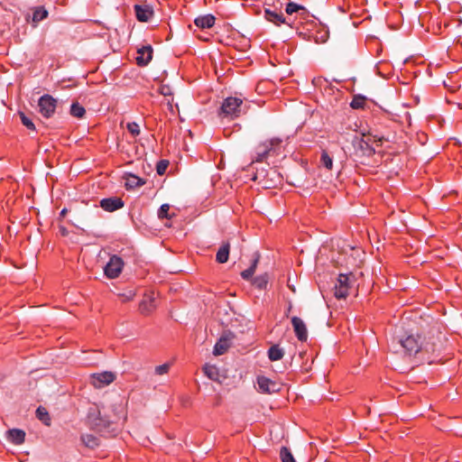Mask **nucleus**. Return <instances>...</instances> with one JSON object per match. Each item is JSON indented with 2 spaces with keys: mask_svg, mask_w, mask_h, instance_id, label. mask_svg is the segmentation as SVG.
Returning a JSON list of instances; mask_svg holds the SVG:
<instances>
[{
  "mask_svg": "<svg viewBox=\"0 0 462 462\" xmlns=\"http://www.w3.org/2000/svg\"><path fill=\"white\" fill-rule=\"evenodd\" d=\"M155 309V305L153 303V298L152 296H147L144 298L140 305L139 310L142 314L147 315L151 313Z\"/></svg>",
  "mask_w": 462,
  "mask_h": 462,
  "instance_id": "4be33fe9",
  "label": "nucleus"
},
{
  "mask_svg": "<svg viewBox=\"0 0 462 462\" xmlns=\"http://www.w3.org/2000/svg\"><path fill=\"white\" fill-rule=\"evenodd\" d=\"M257 383L260 391L264 393H278L282 387L279 382L273 381L265 376H258Z\"/></svg>",
  "mask_w": 462,
  "mask_h": 462,
  "instance_id": "6e6552de",
  "label": "nucleus"
},
{
  "mask_svg": "<svg viewBox=\"0 0 462 462\" xmlns=\"http://www.w3.org/2000/svg\"><path fill=\"white\" fill-rule=\"evenodd\" d=\"M124 261L117 255H112L104 268L105 275L109 279L117 278L122 273Z\"/></svg>",
  "mask_w": 462,
  "mask_h": 462,
  "instance_id": "423d86ee",
  "label": "nucleus"
},
{
  "mask_svg": "<svg viewBox=\"0 0 462 462\" xmlns=\"http://www.w3.org/2000/svg\"><path fill=\"white\" fill-rule=\"evenodd\" d=\"M356 275L354 273H340L334 286V295L337 299H346L350 290L356 285Z\"/></svg>",
  "mask_w": 462,
  "mask_h": 462,
  "instance_id": "f257e3e1",
  "label": "nucleus"
},
{
  "mask_svg": "<svg viewBox=\"0 0 462 462\" xmlns=\"http://www.w3.org/2000/svg\"><path fill=\"white\" fill-rule=\"evenodd\" d=\"M161 94L163 96L171 95L170 88L168 86H162L161 87Z\"/></svg>",
  "mask_w": 462,
  "mask_h": 462,
  "instance_id": "ea45409f",
  "label": "nucleus"
},
{
  "mask_svg": "<svg viewBox=\"0 0 462 462\" xmlns=\"http://www.w3.org/2000/svg\"><path fill=\"white\" fill-rule=\"evenodd\" d=\"M57 105L58 100L49 94L42 96L38 100L39 112L45 118L54 115Z\"/></svg>",
  "mask_w": 462,
  "mask_h": 462,
  "instance_id": "39448f33",
  "label": "nucleus"
},
{
  "mask_svg": "<svg viewBox=\"0 0 462 462\" xmlns=\"http://www.w3.org/2000/svg\"><path fill=\"white\" fill-rule=\"evenodd\" d=\"M282 143V140L280 139V138H272V139H269V140H266L265 141V144L267 145V147L270 149V151L272 152V154H277L278 153V150L280 149V146Z\"/></svg>",
  "mask_w": 462,
  "mask_h": 462,
  "instance_id": "bb28decb",
  "label": "nucleus"
},
{
  "mask_svg": "<svg viewBox=\"0 0 462 462\" xmlns=\"http://www.w3.org/2000/svg\"><path fill=\"white\" fill-rule=\"evenodd\" d=\"M270 154H272V152L265 144V142H263L260 143L256 148V156L254 162H262Z\"/></svg>",
  "mask_w": 462,
  "mask_h": 462,
  "instance_id": "5701e85b",
  "label": "nucleus"
},
{
  "mask_svg": "<svg viewBox=\"0 0 462 462\" xmlns=\"http://www.w3.org/2000/svg\"><path fill=\"white\" fill-rule=\"evenodd\" d=\"M269 276L267 273L261 274L253 280V284L259 290H264L267 287Z\"/></svg>",
  "mask_w": 462,
  "mask_h": 462,
  "instance_id": "a878e982",
  "label": "nucleus"
},
{
  "mask_svg": "<svg viewBox=\"0 0 462 462\" xmlns=\"http://www.w3.org/2000/svg\"><path fill=\"white\" fill-rule=\"evenodd\" d=\"M83 444L90 448H94L99 445V439L92 434H84L81 436Z\"/></svg>",
  "mask_w": 462,
  "mask_h": 462,
  "instance_id": "393cba45",
  "label": "nucleus"
},
{
  "mask_svg": "<svg viewBox=\"0 0 462 462\" xmlns=\"http://www.w3.org/2000/svg\"><path fill=\"white\" fill-rule=\"evenodd\" d=\"M230 253V244L228 242L223 243L218 248L216 254V261L219 263H225L228 261Z\"/></svg>",
  "mask_w": 462,
  "mask_h": 462,
  "instance_id": "6ab92c4d",
  "label": "nucleus"
},
{
  "mask_svg": "<svg viewBox=\"0 0 462 462\" xmlns=\"http://www.w3.org/2000/svg\"><path fill=\"white\" fill-rule=\"evenodd\" d=\"M100 207L107 212H114L124 207V201L117 197L106 198L100 201Z\"/></svg>",
  "mask_w": 462,
  "mask_h": 462,
  "instance_id": "f8f14e48",
  "label": "nucleus"
},
{
  "mask_svg": "<svg viewBox=\"0 0 462 462\" xmlns=\"http://www.w3.org/2000/svg\"><path fill=\"white\" fill-rule=\"evenodd\" d=\"M47 16L48 11L44 7L39 6L33 12L32 21L38 23L45 19Z\"/></svg>",
  "mask_w": 462,
  "mask_h": 462,
  "instance_id": "7c9ffc66",
  "label": "nucleus"
},
{
  "mask_svg": "<svg viewBox=\"0 0 462 462\" xmlns=\"http://www.w3.org/2000/svg\"><path fill=\"white\" fill-rule=\"evenodd\" d=\"M291 305L289 306L288 312L291 311Z\"/></svg>",
  "mask_w": 462,
  "mask_h": 462,
  "instance_id": "37998d69",
  "label": "nucleus"
},
{
  "mask_svg": "<svg viewBox=\"0 0 462 462\" xmlns=\"http://www.w3.org/2000/svg\"><path fill=\"white\" fill-rule=\"evenodd\" d=\"M291 324L298 340L301 342L306 341L308 338V331L303 320L295 316L291 318Z\"/></svg>",
  "mask_w": 462,
  "mask_h": 462,
  "instance_id": "9b49d317",
  "label": "nucleus"
},
{
  "mask_svg": "<svg viewBox=\"0 0 462 462\" xmlns=\"http://www.w3.org/2000/svg\"><path fill=\"white\" fill-rule=\"evenodd\" d=\"M89 379L95 388L100 389L112 383L116 380V374L113 372L105 371L90 374Z\"/></svg>",
  "mask_w": 462,
  "mask_h": 462,
  "instance_id": "0eeeda50",
  "label": "nucleus"
},
{
  "mask_svg": "<svg viewBox=\"0 0 462 462\" xmlns=\"http://www.w3.org/2000/svg\"><path fill=\"white\" fill-rule=\"evenodd\" d=\"M399 342L409 355L416 354L421 349L419 336L410 335L403 339H400Z\"/></svg>",
  "mask_w": 462,
  "mask_h": 462,
  "instance_id": "1a4fd4ad",
  "label": "nucleus"
},
{
  "mask_svg": "<svg viewBox=\"0 0 462 462\" xmlns=\"http://www.w3.org/2000/svg\"><path fill=\"white\" fill-rule=\"evenodd\" d=\"M234 335L232 333L222 335L214 346L213 354L215 356L223 355L230 347Z\"/></svg>",
  "mask_w": 462,
  "mask_h": 462,
  "instance_id": "9d476101",
  "label": "nucleus"
},
{
  "mask_svg": "<svg viewBox=\"0 0 462 462\" xmlns=\"http://www.w3.org/2000/svg\"><path fill=\"white\" fill-rule=\"evenodd\" d=\"M135 15L140 22H148L153 14V10L149 5H134Z\"/></svg>",
  "mask_w": 462,
  "mask_h": 462,
  "instance_id": "2eb2a0df",
  "label": "nucleus"
},
{
  "mask_svg": "<svg viewBox=\"0 0 462 462\" xmlns=\"http://www.w3.org/2000/svg\"><path fill=\"white\" fill-rule=\"evenodd\" d=\"M136 62L139 66H146L152 58V48L148 46H143L137 51Z\"/></svg>",
  "mask_w": 462,
  "mask_h": 462,
  "instance_id": "ddd939ff",
  "label": "nucleus"
},
{
  "mask_svg": "<svg viewBox=\"0 0 462 462\" xmlns=\"http://www.w3.org/2000/svg\"><path fill=\"white\" fill-rule=\"evenodd\" d=\"M243 100L238 97H229L224 99L219 116L221 117L236 118L240 116Z\"/></svg>",
  "mask_w": 462,
  "mask_h": 462,
  "instance_id": "7ed1b4c3",
  "label": "nucleus"
},
{
  "mask_svg": "<svg viewBox=\"0 0 462 462\" xmlns=\"http://www.w3.org/2000/svg\"><path fill=\"white\" fill-rule=\"evenodd\" d=\"M89 425L97 431L106 434L109 433L112 426L111 420L106 416L102 415L100 410L89 411L88 416Z\"/></svg>",
  "mask_w": 462,
  "mask_h": 462,
  "instance_id": "20e7f679",
  "label": "nucleus"
},
{
  "mask_svg": "<svg viewBox=\"0 0 462 462\" xmlns=\"http://www.w3.org/2000/svg\"><path fill=\"white\" fill-rule=\"evenodd\" d=\"M285 12L289 15H291V14L297 13L300 16H303V17L306 16L308 14L307 9L303 5L293 3V2H290L287 4Z\"/></svg>",
  "mask_w": 462,
  "mask_h": 462,
  "instance_id": "aec40b11",
  "label": "nucleus"
},
{
  "mask_svg": "<svg viewBox=\"0 0 462 462\" xmlns=\"http://www.w3.org/2000/svg\"><path fill=\"white\" fill-rule=\"evenodd\" d=\"M260 254L256 252L254 254V259L252 260V263L249 268L244 270L241 273V276L244 280H250L254 273H255L258 262H259Z\"/></svg>",
  "mask_w": 462,
  "mask_h": 462,
  "instance_id": "412c9836",
  "label": "nucleus"
},
{
  "mask_svg": "<svg viewBox=\"0 0 462 462\" xmlns=\"http://www.w3.org/2000/svg\"><path fill=\"white\" fill-rule=\"evenodd\" d=\"M36 416L45 425L49 426L51 424V417L48 411L44 407L40 406L37 408Z\"/></svg>",
  "mask_w": 462,
  "mask_h": 462,
  "instance_id": "cd10ccee",
  "label": "nucleus"
},
{
  "mask_svg": "<svg viewBox=\"0 0 462 462\" xmlns=\"http://www.w3.org/2000/svg\"><path fill=\"white\" fill-rule=\"evenodd\" d=\"M284 356V351L278 345L272 346L268 350V357L271 361L281 360Z\"/></svg>",
  "mask_w": 462,
  "mask_h": 462,
  "instance_id": "b1692460",
  "label": "nucleus"
},
{
  "mask_svg": "<svg viewBox=\"0 0 462 462\" xmlns=\"http://www.w3.org/2000/svg\"><path fill=\"white\" fill-rule=\"evenodd\" d=\"M125 186L126 189H135L143 186L145 183L142 178L132 173L125 174Z\"/></svg>",
  "mask_w": 462,
  "mask_h": 462,
  "instance_id": "a211bd4d",
  "label": "nucleus"
},
{
  "mask_svg": "<svg viewBox=\"0 0 462 462\" xmlns=\"http://www.w3.org/2000/svg\"><path fill=\"white\" fill-rule=\"evenodd\" d=\"M19 116L21 119L22 124L27 127L29 130L34 131L35 125L32 122V120L28 117L23 112H19Z\"/></svg>",
  "mask_w": 462,
  "mask_h": 462,
  "instance_id": "72a5a7b5",
  "label": "nucleus"
},
{
  "mask_svg": "<svg viewBox=\"0 0 462 462\" xmlns=\"http://www.w3.org/2000/svg\"><path fill=\"white\" fill-rule=\"evenodd\" d=\"M280 458L282 462H296L293 455L286 447H282L280 450Z\"/></svg>",
  "mask_w": 462,
  "mask_h": 462,
  "instance_id": "2f4dec72",
  "label": "nucleus"
},
{
  "mask_svg": "<svg viewBox=\"0 0 462 462\" xmlns=\"http://www.w3.org/2000/svg\"><path fill=\"white\" fill-rule=\"evenodd\" d=\"M171 364L165 363L155 367V374L158 375L165 374L169 372Z\"/></svg>",
  "mask_w": 462,
  "mask_h": 462,
  "instance_id": "58836bf2",
  "label": "nucleus"
},
{
  "mask_svg": "<svg viewBox=\"0 0 462 462\" xmlns=\"http://www.w3.org/2000/svg\"><path fill=\"white\" fill-rule=\"evenodd\" d=\"M134 294L132 292H130L129 295H125V294L120 295V297L123 298V300H122L123 301L132 300L134 299Z\"/></svg>",
  "mask_w": 462,
  "mask_h": 462,
  "instance_id": "a19ab883",
  "label": "nucleus"
},
{
  "mask_svg": "<svg viewBox=\"0 0 462 462\" xmlns=\"http://www.w3.org/2000/svg\"><path fill=\"white\" fill-rule=\"evenodd\" d=\"M365 105V98L362 96H355L350 103V106L354 109L363 108Z\"/></svg>",
  "mask_w": 462,
  "mask_h": 462,
  "instance_id": "473e14b6",
  "label": "nucleus"
},
{
  "mask_svg": "<svg viewBox=\"0 0 462 462\" xmlns=\"http://www.w3.org/2000/svg\"><path fill=\"white\" fill-rule=\"evenodd\" d=\"M67 214V208H63L60 213V217H64Z\"/></svg>",
  "mask_w": 462,
  "mask_h": 462,
  "instance_id": "79ce46f5",
  "label": "nucleus"
},
{
  "mask_svg": "<svg viewBox=\"0 0 462 462\" xmlns=\"http://www.w3.org/2000/svg\"><path fill=\"white\" fill-rule=\"evenodd\" d=\"M169 166V162L166 160H161L157 162L156 171L159 175H163Z\"/></svg>",
  "mask_w": 462,
  "mask_h": 462,
  "instance_id": "e433bc0d",
  "label": "nucleus"
},
{
  "mask_svg": "<svg viewBox=\"0 0 462 462\" xmlns=\"http://www.w3.org/2000/svg\"><path fill=\"white\" fill-rule=\"evenodd\" d=\"M170 206L168 204H162L158 210L159 218H170L169 217Z\"/></svg>",
  "mask_w": 462,
  "mask_h": 462,
  "instance_id": "4c0bfd02",
  "label": "nucleus"
},
{
  "mask_svg": "<svg viewBox=\"0 0 462 462\" xmlns=\"http://www.w3.org/2000/svg\"><path fill=\"white\" fill-rule=\"evenodd\" d=\"M383 137H378L376 135L365 134L361 136H355L353 139V145L356 149L360 150L363 155L370 156L374 153L375 149L373 147L374 143H382Z\"/></svg>",
  "mask_w": 462,
  "mask_h": 462,
  "instance_id": "f03ea898",
  "label": "nucleus"
},
{
  "mask_svg": "<svg viewBox=\"0 0 462 462\" xmlns=\"http://www.w3.org/2000/svg\"><path fill=\"white\" fill-rule=\"evenodd\" d=\"M126 128L134 137L137 136L140 134L139 125L135 122L127 123Z\"/></svg>",
  "mask_w": 462,
  "mask_h": 462,
  "instance_id": "c9c22d12",
  "label": "nucleus"
},
{
  "mask_svg": "<svg viewBox=\"0 0 462 462\" xmlns=\"http://www.w3.org/2000/svg\"><path fill=\"white\" fill-rule=\"evenodd\" d=\"M216 18L212 14H206L197 17L194 20L196 26L201 29H209L214 26Z\"/></svg>",
  "mask_w": 462,
  "mask_h": 462,
  "instance_id": "f3484780",
  "label": "nucleus"
},
{
  "mask_svg": "<svg viewBox=\"0 0 462 462\" xmlns=\"http://www.w3.org/2000/svg\"><path fill=\"white\" fill-rule=\"evenodd\" d=\"M264 17L267 21L274 23L277 26H280L281 24H288L291 26L282 13H277L271 9H265Z\"/></svg>",
  "mask_w": 462,
  "mask_h": 462,
  "instance_id": "4468645a",
  "label": "nucleus"
},
{
  "mask_svg": "<svg viewBox=\"0 0 462 462\" xmlns=\"http://www.w3.org/2000/svg\"><path fill=\"white\" fill-rule=\"evenodd\" d=\"M203 370L205 374L212 380H215L218 374L217 369L215 365H206Z\"/></svg>",
  "mask_w": 462,
  "mask_h": 462,
  "instance_id": "f704fd0d",
  "label": "nucleus"
},
{
  "mask_svg": "<svg viewBox=\"0 0 462 462\" xmlns=\"http://www.w3.org/2000/svg\"><path fill=\"white\" fill-rule=\"evenodd\" d=\"M6 435L8 440L14 445H21L25 439V432L19 429L9 430Z\"/></svg>",
  "mask_w": 462,
  "mask_h": 462,
  "instance_id": "dca6fc26",
  "label": "nucleus"
},
{
  "mask_svg": "<svg viewBox=\"0 0 462 462\" xmlns=\"http://www.w3.org/2000/svg\"><path fill=\"white\" fill-rule=\"evenodd\" d=\"M320 164L328 171L332 170L333 159L325 150H323L321 152Z\"/></svg>",
  "mask_w": 462,
  "mask_h": 462,
  "instance_id": "c756f323",
  "label": "nucleus"
},
{
  "mask_svg": "<svg viewBox=\"0 0 462 462\" xmlns=\"http://www.w3.org/2000/svg\"><path fill=\"white\" fill-rule=\"evenodd\" d=\"M86 113L85 108L78 102L72 103L70 106V115L77 118H82Z\"/></svg>",
  "mask_w": 462,
  "mask_h": 462,
  "instance_id": "c85d7f7f",
  "label": "nucleus"
}]
</instances>
